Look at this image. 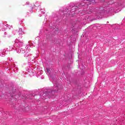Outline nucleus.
I'll return each mask as SVG.
<instances>
[{
  "instance_id": "1",
  "label": "nucleus",
  "mask_w": 125,
  "mask_h": 125,
  "mask_svg": "<svg viewBox=\"0 0 125 125\" xmlns=\"http://www.w3.org/2000/svg\"><path fill=\"white\" fill-rule=\"evenodd\" d=\"M13 46L14 47L9 46L7 48L1 50L0 56L1 55L2 57H4L5 54H7V53L11 51L13 49H15L17 53H22L24 54V57L28 59V60H31L32 54L29 53L30 52V49H28L30 47L29 45H26V46H23V42L16 40Z\"/></svg>"
},
{
  "instance_id": "2",
  "label": "nucleus",
  "mask_w": 125,
  "mask_h": 125,
  "mask_svg": "<svg viewBox=\"0 0 125 125\" xmlns=\"http://www.w3.org/2000/svg\"><path fill=\"white\" fill-rule=\"evenodd\" d=\"M118 7V3L113 4V0L104 2L103 6L99 8H95L91 10L90 11L93 12L95 11L96 13H98L102 16H106L110 15L113 12H116V9Z\"/></svg>"
},
{
  "instance_id": "3",
  "label": "nucleus",
  "mask_w": 125,
  "mask_h": 125,
  "mask_svg": "<svg viewBox=\"0 0 125 125\" xmlns=\"http://www.w3.org/2000/svg\"><path fill=\"white\" fill-rule=\"evenodd\" d=\"M82 6H84V4L81 3H73L70 4L69 7L62 8L60 9L59 12V15L58 16V18L60 17L61 19H66V17H69V16H74L75 15V11H76L79 8H82Z\"/></svg>"
},
{
  "instance_id": "4",
  "label": "nucleus",
  "mask_w": 125,
  "mask_h": 125,
  "mask_svg": "<svg viewBox=\"0 0 125 125\" xmlns=\"http://www.w3.org/2000/svg\"><path fill=\"white\" fill-rule=\"evenodd\" d=\"M54 87L53 88H46L45 90L43 89L40 94V97L42 99H46V98H50L51 95H52V92H59L62 89V85L57 84V80L55 79L53 81ZM44 90L45 92H43Z\"/></svg>"
},
{
  "instance_id": "5",
  "label": "nucleus",
  "mask_w": 125,
  "mask_h": 125,
  "mask_svg": "<svg viewBox=\"0 0 125 125\" xmlns=\"http://www.w3.org/2000/svg\"><path fill=\"white\" fill-rule=\"evenodd\" d=\"M82 3L84 4V6H87L91 3H94V2H97L96 0H83Z\"/></svg>"
},
{
  "instance_id": "6",
  "label": "nucleus",
  "mask_w": 125,
  "mask_h": 125,
  "mask_svg": "<svg viewBox=\"0 0 125 125\" xmlns=\"http://www.w3.org/2000/svg\"><path fill=\"white\" fill-rule=\"evenodd\" d=\"M0 28H1V29L0 30H1V31H5V30H6V29H10L11 26L10 25H8V24H4L3 23H1L0 24Z\"/></svg>"
},
{
  "instance_id": "7",
  "label": "nucleus",
  "mask_w": 125,
  "mask_h": 125,
  "mask_svg": "<svg viewBox=\"0 0 125 125\" xmlns=\"http://www.w3.org/2000/svg\"><path fill=\"white\" fill-rule=\"evenodd\" d=\"M11 68L14 72H17V70H18V67H17L15 64H12Z\"/></svg>"
},
{
  "instance_id": "8",
  "label": "nucleus",
  "mask_w": 125,
  "mask_h": 125,
  "mask_svg": "<svg viewBox=\"0 0 125 125\" xmlns=\"http://www.w3.org/2000/svg\"><path fill=\"white\" fill-rule=\"evenodd\" d=\"M40 5H41V2L37 1V2H35V3L34 4V8H35V9H37V8H36V7H39V6H40Z\"/></svg>"
},
{
  "instance_id": "9",
  "label": "nucleus",
  "mask_w": 125,
  "mask_h": 125,
  "mask_svg": "<svg viewBox=\"0 0 125 125\" xmlns=\"http://www.w3.org/2000/svg\"><path fill=\"white\" fill-rule=\"evenodd\" d=\"M11 99H13V98H16V99H17L19 97H20V94L19 95H11Z\"/></svg>"
},
{
  "instance_id": "10",
  "label": "nucleus",
  "mask_w": 125,
  "mask_h": 125,
  "mask_svg": "<svg viewBox=\"0 0 125 125\" xmlns=\"http://www.w3.org/2000/svg\"><path fill=\"white\" fill-rule=\"evenodd\" d=\"M18 33L19 35H23L24 34V31L22 30V28H20L19 29Z\"/></svg>"
},
{
  "instance_id": "11",
  "label": "nucleus",
  "mask_w": 125,
  "mask_h": 125,
  "mask_svg": "<svg viewBox=\"0 0 125 125\" xmlns=\"http://www.w3.org/2000/svg\"><path fill=\"white\" fill-rule=\"evenodd\" d=\"M76 26H77V24H76V22H74L73 23H72L71 24V28L72 29V30H75V27H76Z\"/></svg>"
},
{
  "instance_id": "12",
  "label": "nucleus",
  "mask_w": 125,
  "mask_h": 125,
  "mask_svg": "<svg viewBox=\"0 0 125 125\" xmlns=\"http://www.w3.org/2000/svg\"><path fill=\"white\" fill-rule=\"evenodd\" d=\"M89 17H88V16H87L85 17L83 19V21H89Z\"/></svg>"
},
{
  "instance_id": "13",
  "label": "nucleus",
  "mask_w": 125,
  "mask_h": 125,
  "mask_svg": "<svg viewBox=\"0 0 125 125\" xmlns=\"http://www.w3.org/2000/svg\"><path fill=\"white\" fill-rule=\"evenodd\" d=\"M40 12H41V13H42V14H44L45 13V11L44 9H41L40 11Z\"/></svg>"
},
{
  "instance_id": "14",
  "label": "nucleus",
  "mask_w": 125,
  "mask_h": 125,
  "mask_svg": "<svg viewBox=\"0 0 125 125\" xmlns=\"http://www.w3.org/2000/svg\"><path fill=\"white\" fill-rule=\"evenodd\" d=\"M46 70L47 71V72H48L49 73H50V69L49 68H46Z\"/></svg>"
},
{
  "instance_id": "15",
  "label": "nucleus",
  "mask_w": 125,
  "mask_h": 125,
  "mask_svg": "<svg viewBox=\"0 0 125 125\" xmlns=\"http://www.w3.org/2000/svg\"><path fill=\"white\" fill-rule=\"evenodd\" d=\"M7 37L8 38H10V37H12V35L7 34Z\"/></svg>"
},
{
  "instance_id": "16",
  "label": "nucleus",
  "mask_w": 125,
  "mask_h": 125,
  "mask_svg": "<svg viewBox=\"0 0 125 125\" xmlns=\"http://www.w3.org/2000/svg\"><path fill=\"white\" fill-rule=\"evenodd\" d=\"M30 96H35V94H30Z\"/></svg>"
},
{
  "instance_id": "17",
  "label": "nucleus",
  "mask_w": 125,
  "mask_h": 125,
  "mask_svg": "<svg viewBox=\"0 0 125 125\" xmlns=\"http://www.w3.org/2000/svg\"><path fill=\"white\" fill-rule=\"evenodd\" d=\"M4 34L5 35V36L6 35H7V33L4 32Z\"/></svg>"
},
{
  "instance_id": "18",
  "label": "nucleus",
  "mask_w": 125,
  "mask_h": 125,
  "mask_svg": "<svg viewBox=\"0 0 125 125\" xmlns=\"http://www.w3.org/2000/svg\"><path fill=\"white\" fill-rule=\"evenodd\" d=\"M26 4H30V2H26Z\"/></svg>"
},
{
  "instance_id": "19",
  "label": "nucleus",
  "mask_w": 125,
  "mask_h": 125,
  "mask_svg": "<svg viewBox=\"0 0 125 125\" xmlns=\"http://www.w3.org/2000/svg\"><path fill=\"white\" fill-rule=\"evenodd\" d=\"M16 109H17V110H20V108H16Z\"/></svg>"
},
{
  "instance_id": "20",
  "label": "nucleus",
  "mask_w": 125,
  "mask_h": 125,
  "mask_svg": "<svg viewBox=\"0 0 125 125\" xmlns=\"http://www.w3.org/2000/svg\"><path fill=\"white\" fill-rule=\"evenodd\" d=\"M22 22H23V21H21V22L20 21V24H22Z\"/></svg>"
},
{
  "instance_id": "21",
  "label": "nucleus",
  "mask_w": 125,
  "mask_h": 125,
  "mask_svg": "<svg viewBox=\"0 0 125 125\" xmlns=\"http://www.w3.org/2000/svg\"><path fill=\"white\" fill-rule=\"evenodd\" d=\"M30 12H31V13H33V11L31 10V11H30Z\"/></svg>"
},
{
  "instance_id": "22",
  "label": "nucleus",
  "mask_w": 125,
  "mask_h": 125,
  "mask_svg": "<svg viewBox=\"0 0 125 125\" xmlns=\"http://www.w3.org/2000/svg\"><path fill=\"white\" fill-rule=\"evenodd\" d=\"M33 8H34V7H32V9H33Z\"/></svg>"
}]
</instances>
